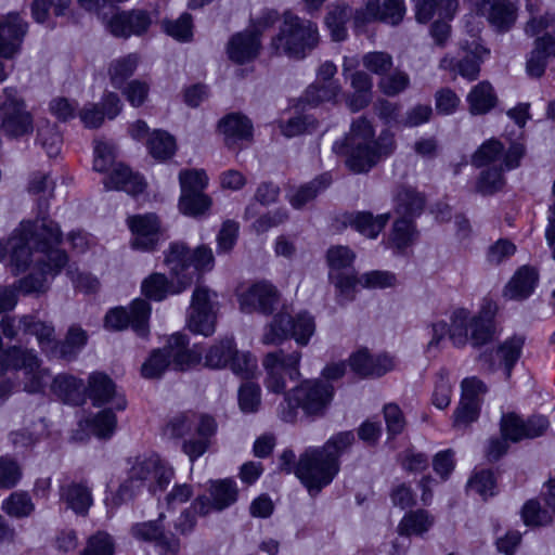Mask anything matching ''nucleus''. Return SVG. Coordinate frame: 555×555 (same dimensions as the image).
<instances>
[{
  "label": "nucleus",
  "mask_w": 555,
  "mask_h": 555,
  "mask_svg": "<svg viewBox=\"0 0 555 555\" xmlns=\"http://www.w3.org/2000/svg\"><path fill=\"white\" fill-rule=\"evenodd\" d=\"M62 231L56 222L43 216L23 221L11 235L10 268L13 275L31 271L14 283L23 295H41L49 289L52 278L67 264V255L59 249Z\"/></svg>",
  "instance_id": "f257e3e1"
},
{
  "label": "nucleus",
  "mask_w": 555,
  "mask_h": 555,
  "mask_svg": "<svg viewBox=\"0 0 555 555\" xmlns=\"http://www.w3.org/2000/svg\"><path fill=\"white\" fill-rule=\"evenodd\" d=\"M395 149L393 135L383 131L376 139L373 125L364 116L354 119L349 133L333 146L338 155L345 157L346 166L354 173L370 171L383 158L392 154Z\"/></svg>",
  "instance_id": "f03ea898"
},
{
  "label": "nucleus",
  "mask_w": 555,
  "mask_h": 555,
  "mask_svg": "<svg viewBox=\"0 0 555 555\" xmlns=\"http://www.w3.org/2000/svg\"><path fill=\"white\" fill-rule=\"evenodd\" d=\"M495 311L496 306L492 301H486L476 314L465 308L454 309L450 315V325L444 321L431 324L433 337L427 344V352L437 349L447 334L456 347H464L467 343L476 347L487 344L493 334Z\"/></svg>",
  "instance_id": "7ed1b4c3"
},
{
  "label": "nucleus",
  "mask_w": 555,
  "mask_h": 555,
  "mask_svg": "<svg viewBox=\"0 0 555 555\" xmlns=\"http://www.w3.org/2000/svg\"><path fill=\"white\" fill-rule=\"evenodd\" d=\"M334 396L333 386L320 379H306L291 389L280 405V417L287 423L295 422L298 409L310 416H321Z\"/></svg>",
  "instance_id": "20e7f679"
},
{
  "label": "nucleus",
  "mask_w": 555,
  "mask_h": 555,
  "mask_svg": "<svg viewBox=\"0 0 555 555\" xmlns=\"http://www.w3.org/2000/svg\"><path fill=\"white\" fill-rule=\"evenodd\" d=\"M173 470L156 454L138 456L134 460L128 480L122 483L112 496L113 506L130 500L133 495L131 488L145 485L151 492L163 491L171 481Z\"/></svg>",
  "instance_id": "39448f33"
},
{
  "label": "nucleus",
  "mask_w": 555,
  "mask_h": 555,
  "mask_svg": "<svg viewBox=\"0 0 555 555\" xmlns=\"http://www.w3.org/2000/svg\"><path fill=\"white\" fill-rule=\"evenodd\" d=\"M201 361V353L189 349L188 336L176 333L169 337L167 344L153 351L142 364L141 373L145 378H159L170 366L178 371H185Z\"/></svg>",
  "instance_id": "423d86ee"
},
{
  "label": "nucleus",
  "mask_w": 555,
  "mask_h": 555,
  "mask_svg": "<svg viewBox=\"0 0 555 555\" xmlns=\"http://www.w3.org/2000/svg\"><path fill=\"white\" fill-rule=\"evenodd\" d=\"M319 31L314 23L286 12L279 35L272 40L276 54L301 59L319 43Z\"/></svg>",
  "instance_id": "0eeeda50"
},
{
  "label": "nucleus",
  "mask_w": 555,
  "mask_h": 555,
  "mask_svg": "<svg viewBox=\"0 0 555 555\" xmlns=\"http://www.w3.org/2000/svg\"><path fill=\"white\" fill-rule=\"evenodd\" d=\"M339 463L320 447L307 448L296 464L295 475L311 495L330 485L339 472Z\"/></svg>",
  "instance_id": "6e6552de"
},
{
  "label": "nucleus",
  "mask_w": 555,
  "mask_h": 555,
  "mask_svg": "<svg viewBox=\"0 0 555 555\" xmlns=\"http://www.w3.org/2000/svg\"><path fill=\"white\" fill-rule=\"evenodd\" d=\"M314 332V319L307 312H300L295 318L280 312L264 328L262 343L264 345H278L287 337H293L298 345L306 346Z\"/></svg>",
  "instance_id": "1a4fd4ad"
},
{
  "label": "nucleus",
  "mask_w": 555,
  "mask_h": 555,
  "mask_svg": "<svg viewBox=\"0 0 555 555\" xmlns=\"http://www.w3.org/2000/svg\"><path fill=\"white\" fill-rule=\"evenodd\" d=\"M300 351L286 353L283 349L268 352L262 359L266 371V387L269 391L281 393L286 388V377L295 379L300 376Z\"/></svg>",
  "instance_id": "9d476101"
},
{
  "label": "nucleus",
  "mask_w": 555,
  "mask_h": 555,
  "mask_svg": "<svg viewBox=\"0 0 555 555\" xmlns=\"http://www.w3.org/2000/svg\"><path fill=\"white\" fill-rule=\"evenodd\" d=\"M217 294L205 286H196L188 313V327L195 334L210 336L216 331Z\"/></svg>",
  "instance_id": "9b49d317"
},
{
  "label": "nucleus",
  "mask_w": 555,
  "mask_h": 555,
  "mask_svg": "<svg viewBox=\"0 0 555 555\" xmlns=\"http://www.w3.org/2000/svg\"><path fill=\"white\" fill-rule=\"evenodd\" d=\"M165 262L173 274L192 273L194 278L196 271L211 270L215 258L211 248L205 245L191 251L184 244L173 243L166 254Z\"/></svg>",
  "instance_id": "f8f14e48"
},
{
  "label": "nucleus",
  "mask_w": 555,
  "mask_h": 555,
  "mask_svg": "<svg viewBox=\"0 0 555 555\" xmlns=\"http://www.w3.org/2000/svg\"><path fill=\"white\" fill-rule=\"evenodd\" d=\"M526 154L524 144L514 142L505 150L504 145L496 139H489L483 142L472 156V164L476 167L493 165L512 170L520 165V159Z\"/></svg>",
  "instance_id": "ddd939ff"
},
{
  "label": "nucleus",
  "mask_w": 555,
  "mask_h": 555,
  "mask_svg": "<svg viewBox=\"0 0 555 555\" xmlns=\"http://www.w3.org/2000/svg\"><path fill=\"white\" fill-rule=\"evenodd\" d=\"M10 370H23L29 377L25 383V390L37 392L44 384L46 372L40 369V362L37 356L29 350L12 347L0 356V376Z\"/></svg>",
  "instance_id": "4468645a"
},
{
  "label": "nucleus",
  "mask_w": 555,
  "mask_h": 555,
  "mask_svg": "<svg viewBox=\"0 0 555 555\" xmlns=\"http://www.w3.org/2000/svg\"><path fill=\"white\" fill-rule=\"evenodd\" d=\"M151 306L144 299H135L130 306V311L122 307L109 310L105 317V326L109 330L121 331L127 326L142 337L149 334V319Z\"/></svg>",
  "instance_id": "2eb2a0df"
},
{
  "label": "nucleus",
  "mask_w": 555,
  "mask_h": 555,
  "mask_svg": "<svg viewBox=\"0 0 555 555\" xmlns=\"http://www.w3.org/2000/svg\"><path fill=\"white\" fill-rule=\"evenodd\" d=\"M208 496L201 495L192 504L193 509L203 516L210 512H221L232 506L238 498V488L232 479L210 480L208 483Z\"/></svg>",
  "instance_id": "dca6fc26"
},
{
  "label": "nucleus",
  "mask_w": 555,
  "mask_h": 555,
  "mask_svg": "<svg viewBox=\"0 0 555 555\" xmlns=\"http://www.w3.org/2000/svg\"><path fill=\"white\" fill-rule=\"evenodd\" d=\"M550 422L543 415H532L526 421L515 413H507L501 420V433L513 442L533 439L545 434Z\"/></svg>",
  "instance_id": "f3484780"
},
{
  "label": "nucleus",
  "mask_w": 555,
  "mask_h": 555,
  "mask_svg": "<svg viewBox=\"0 0 555 555\" xmlns=\"http://www.w3.org/2000/svg\"><path fill=\"white\" fill-rule=\"evenodd\" d=\"M171 279L168 280L162 273H153L143 280L141 284L142 294L155 301L164 300L168 295H177L185 291L193 283V274H173L171 271Z\"/></svg>",
  "instance_id": "a211bd4d"
},
{
  "label": "nucleus",
  "mask_w": 555,
  "mask_h": 555,
  "mask_svg": "<svg viewBox=\"0 0 555 555\" xmlns=\"http://www.w3.org/2000/svg\"><path fill=\"white\" fill-rule=\"evenodd\" d=\"M280 301V293L268 282H258L238 295L241 310L271 314Z\"/></svg>",
  "instance_id": "6ab92c4d"
},
{
  "label": "nucleus",
  "mask_w": 555,
  "mask_h": 555,
  "mask_svg": "<svg viewBox=\"0 0 555 555\" xmlns=\"http://www.w3.org/2000/svg\"><path fill=\"white\" fill-rule=\"evenodd\" d=\"M404 15L403 0H367L364 9L354 14L357 26L373 21H382L391 25L399 24Z\"/></svg>",
  "instance_id": "aec40b11"
},
{
  "label": "nucleus",
  "mask_w": 555,
  "mask_h": 555,
  "mask_svg": "<svg viewBox=\"0 0 555 555\" xmlns=\"http://www.w3.org/2000/svg\"><path fill=\"white\" fill-rule=\"evenodd\" d=\"M152 24V17L144 10H130L116 13L106 27L115 37L128 38L145 34Z\"/></svg>",
  "instance_id": "412c9836"
},
{
  "label": "nucleus",
  "mask_w": 555,
  "mask_h": 555,
  "mask_svg": "<svg viewBox=\"0 0 555 555\" xmlns=\"http://www.w3.org/2000/svg\"><path fill=\"white\" fill-rule=\"evenodd\" d=\"M133 234L132 247L141 250L153 249L160 236V223L154 214L135 215L127 219Z\"/></svg>",
  "instance_id": "4be33fe9"
},
{
  "label": "nucleus",
  "mask_w": 555,
  "mask_h": 555,
  "mask_svg": "<svg viewBox=\"0 0 555 555\" xmlns=\"http://www.w3.org/2000/svg\"><path fill=\"white\" fill-rule=\"evenodd\" d=\"M27 28L28 24L17 13L12 12L0 17L1 56L10 59L18 52Z\"/></svg>",
  "instance_id": "5701e85b"
},
{
  "label": "nucleus",
  "mask_w": 555,
  "mask_h": 555,
  "mask_svg": "<svg viewBox=\"0 0 555 555\" xmlns=\"http://www.w3.org/2000/svg\"><path fill=\"white\" fill-rule=\"evenodd\" d=\"M349 365L360 376L380 377L395 369L396 361L387 353L374 357L367 349H360L350 356Z\"/></svg>",
  "instance_id": "b1692460"
},
{
  "label": "nucleus",
  "mask_w": 555,
  "mask_h": 555,
  "mask_svg": "<svg viewBox=\"0 0 555 555\" xmlns=\"http://www.w3.org/2000/svg\"><path fill=\"white\" fill-rule=\"evenodd\" d=\"M86 392L95 406H101L109 401H113L118 411H122L127 406L125 397L117 392L114 382L106 374L92 373L88 378Z\"/></svg>",
  "instance_id": "393cba45"
},
{
  "label": "nucleus",
  "mask_w": 555,
  "mask_h": 555,
  "mask_svg": "<svg viewBox=\"0 0 555 555\" xmlns=\"http://www.w3.org/2000/svg\"><path fill=\"white\" fill-rule=\"evenodd\" d=\"M217 422L210 415H203L196 427V437L186 439L182 443V451L191 462L202 456L210 447L211 439L217 433Z\"/></svg>",
  "instance_id": "a878e982"
},
{
  "label": "nucleus",
  "mask_w": 555,
  "mask_h": 555,
  "mask_svg": "<svg viewBox=\"0 0 555 555\" xmlns=\"http://www.w3.org/2000/svg\"><path fill=\"white\" fill-rule=\"evenodd\" d=\"M480 13L498 31H507L516 21V7L511 0H482Z\"/></svg>",
  "instance_id": "bb28decb"
},
{
  "label": "nucleus",
  "mask_w": 555,
  "mask_h": 555,
  "mask_svg": "<svg viewBox=\"0 0 555 555\" xmlns=\"http://www.w3.org/2000/svg\"><path fill=\"white\" fill-rule=\"evenodd\" d=\"M546 508H541L534 500L528 501L521 511L524 522L527 526H546L555 518V478L548 481L545 494Z\"/></svg>",
  "instance_id": "cd10ccee"
},
{
  "label": "nucleus",
  "mask_w": 555,
  "mask_h": 555,
  "mask_svg": "<svg viewBox=\"0 0 555 555\" xmlns=\"http://www.w3.org/2000/svg\"><path fill=\"white\" fill-rule=\"evenodd\" d=\"M104 185L107 190L125 191L135 196L145 190L146 183L138 172L124 164H117L104 179Z\"/></svg>",
  "instance_id": "c85d7f7f"
},
{
  "label": "nucleus",
  "mask_w": 555,
  "mask_h": 555,
  "mask_svg": "<svg viewBox=\"0 0 555 555\" xmlns=\"http://www.w3.org/2000/svg\"><path fill=\"white\" fill-rule=\"evenodd\" d=\"M389 214H382L374 217L369 211L345 212L339 220L344 227H351L360 234L375 238L382 232L389 220Z\"/></svg>",
  "instance_id": "c756f323"
},
{
  "label": "nucleus",
  "mask_w": 555,
  "mask_h": 555,
  "mask_svg": "<svg viewBox=\"0 0 555 555\" xmlns=\"http://www.w3.org/2000/svg\"><path fill=\"white\" fill-rule=\"evenodd\" d=\"M260 48L261 43L257 35L249 30H244L231 37L227 51L230 60L237 64H244L256 59Z\"/></svg>",
  "instance_id": "7c9ffc66"
},
{
  "label": "nucleus",
  "mask_w": 555,
  "mask_h": 555,
  "mask_svg": "<svg viewBox=\"0 0 555 555\" xmlns=\"http://www.w3.org/2000/svg\"><path fill=\"white\" fill-rule=\"evenodd\" d=\"M131 532L139 540L155 542L164 551L165 555H177L180 551L179 540L166 537L157 521L137 524L132 527Z\"/></svg>",
  "instance_id": "2f4dec72"
},
{
  "label": "nucleus",
  "mask_w": 555,
  "mask_h": 555,
  "mask_svg": "<svg viewBox=\"0 0 555 555\" xmlns=\"http://www.w3.org/2000/svg\"><path fill=\"white\" fill-rule=\"evenodd\" d=\"M538 271L529 266L520 267L504 288V297L511 300H524L529 297L538 283Z\"/></svg>",
  "instance_id": "473e14b6"
},
{
  "label": "nucleus",
  "mask_w": 555,
  "mask_h": 555,
  "mask_svg": "<svg viewBox=\"0 0 555 555\" xmlns=\"http://www.w3.org/2000/svg\"><path fill=\"white\" fill-rule=\"evenodd\" d=\"M551 57H555V39L545 34L534 41V48L527 60V73L531 77H541Z\"/></svg>",
  "instance_id": "72a5a7b5"
},
{
  "label": "nucleus",
  "mask_w": 555,
  "mask_h": 555,
  "mask_svg": "<svg viewBox=\"0 0 555 555\" xmlns=\"http://www.w3.org/2000/svg\"><path fill=\"white\" fill-rule=\"evenodd\" d=\"M52 391L64 402L82 405L86 402V387L81 379L67 374L57 375L52 383Z\"/></svg>",
  "instance_id": "f704fd0d"
},
{
  "label": "nucleus",
  "mask_w": 555,
  "mask_h": 555,
  "mask_svg": "<svg viewBox=\"0 0 555 555\" xmlns=\"http://www.w3.org/2000/svg\"><path fill=\"white\" fill-rule=\"evenodd\" d=\"M60 499L76 514L87 515L93 503L90 488L85 482H70L60 488Z\"/></svg>",
  "instance_id": "c9c22d12"
},
{
  "label": "nucleus",
  "mask_w": 555,
  "mask_h": 555,
  "mask_svg": "<svg viewBox=\"0 0 555 555\" xmlns=\"http://www.w3.org/2000/svg\"><path fill=\"white\" fill-rule=\"evenodd\" d=\"M219 127L224 134L225 144L231 149L234 147L238 141H249L253 135L250 121L240 114L227 116L220 121Z\"/></svg>",
  "instance_id": "e433bc0d"
},
{
  "label": "nucleus",
  "mask_w": 555,
  "mask_h": 555,
  "mask_svg": "<svg viewBox=\"0 0 555 555\" xmlns=\"http://www.w3.org/2000/svg\"><path fill=\"white\" fill-rule=\"evenodd\" d=\"M18 324L24 333L36 336L42 350L54 353L56 340L52 324L43 322L34 315L22 317Z\"/></svg>",
  "instance_id": "4c0bfd02"
},
{
  "label": "nucleus",
  "mask_w": 555,
  "mask_h": 555,
  "mask_svg": "<svg viewBox=\"0 0 555 555\" xmlns=\"http://www.w3.org/2000/svg\"><path fill=\"white\" fill-rule=\"evenodd\" d=\"M33 128V116L26 107L1 116L0 131L8 138L26 135Z\"/></svg>",
  "instance_id": "58836bf2"
},
{
  "label": "nucleus",
  "mask_w": 555,
  "mask_h": 555,
  "mask_svg": "<svg viewBox=\"0 0 555 555\" xmlns=\"http://www.w3.org/2000/svg\"><path fill=\"white\" fill-rule=\"evenodd\" d=\"M235 341L232 337L223 338L209 347L205 357V366L214 370L229 367L232 357H235Z\"/></svg>",
  "instance_id": "ea45409f"
},
{
  "label": "nucleus",
  "mask_w": 555,
  "mask_h": 555,
  "mask_svg": "<svg viewBox=\"0 0 555 555\" xmlns=\"http://www.w3.org/2000/svg\"><path fill=\"white\" fill-rule=\"evenodd\" d=\"M435 518L425 509H416L406 513L398 525L400 535H422L434 525Z\"/></svg>",
  "instance_id": "a19ab883"
},
{
  "label": "nucleus",
  "mask_w": 555,
  "mask_h": 555,
  "mask_svg": "<svg viewBox=\"0 0 555 555\" xmlns=\"http://www.w3.org/2000/svg\"><path fill=\"white\" fill-rule=\"evenodd\" d=\"M469 112L473 115L488 113L496 104V95L488 81L476 85L467 95Z\"/></svg>",
  "instance_id": "79ce46f5"
},
{
  "label": "nucleus",
  "mask_w": 555,
  "mask_h": 555,
  "mask_svg": "<svg viewBox=\"0 0 555 555\" xmlns=\"http://www.w3.org/2000/svg\"><path fill=\"white\" fill-rule=\"evenodd\" d=\"M351 17V9L343 3L334 4L330 8L325 24L334 41H343L347 38V23Z\"/></svg>",
  "instance_id": "37998d69"
},
{
  "label": "nucleus",
  "mask_w": 555,
  "mask_h": 555,
  "mask_svg": "<svg viewBox=\"0 0 555 555\" xmlns=\"http://www.w3.org/2000/svg\"><path fill=\"white\" fill-rule=\"evenodd\" d=\"M424 208V197L413 189L402 188L396 196V212L401 218L412 219Z\"/></svg>",
  "instance_id": "c03bdc74"
},
{
  "label": "nucleus",
  "mask_w": 555,
  "mask_h": 555,
  "mask_svg": "<svg viewBox=\"0 0 555 555\" xmlns=\"http://www.w3.org/2000/svg\"><path fill=\"white\" fill-rule=\"evenodd\" d=\"M86 332L78 326H70L63 343H56L54 356L72 360L87 343Z\"/></svg>",
  "instance_id": "a18cd8bd"
},
{
  "label": "nucleus",
  "mask_w": 555,
  "mask_h": 555,
  "mask_svg": "<svg viewBox=\"0 0 555 555\" xmlns=\"http://www.w3.org/2000/svg\"><path fill=\"white\" fill-rule=\"evenodd\" d=\"M417 237L412 219L399 218L395 221L389 237V244L398 251L404 250L412 245Z\"/></svg>",
  "instance_id": "49530a36"
},
{
  "label": "nucleus",
  "mask_w": 555,
  "mask_h": 555,
  "mask_svg": "<svg viewBox=\"0 0 555 555\" xmlns=\"http://www.w3.org/2000/svg\"><path fill=\"white\" fill-rule=\"evenodd\" d=\"M35 509L30 495L25 491H16L3 501L2 511L16 518L28 517Z\"/></svg>",
  "instance_id": "de8ad7c7"
},
{
  "label": "nucleus",
  "mask_w": 555,
  "mask_h": 555,
  "mask_svg": "<svg viewBox=\"0 0 555 555\" xmlns=\"http://www.w3.org/2000/svg\"><path fill=\"white\" fill-rule=\"evenodd\" d=\"M525 340L524 336L515 335L506 339L496 350L498 356L504 364L507 378L511 376L512 369L521 354Z\"/></svg>",
  "instance_id": "09e8293b"
},
{
  "label": "nucleus",
  "mask_w": 555,
  "mask_h": 555,
  "mask_svg": "<svg viewBox=\"0 0 555 555\" xmlns=\"http://www.w3.org/2000/svg\"><path fill=\"white\" fill-rule=\"evenodd\" d=\"M37 141L46 150L49 157L60 154L63 139L56 125L50 121L42 122L38 127Z\"/></svg>",
  "instance_id": "8fccbe9b"
},
{
  "label": "nucleus",
  "mask_w": 555,
  "mask_h": 555,
  "mask_svg": "<svg viewBox=\"0 0 555 555\" xmlns=\"http://www.w3.org/2000/svg\"><path fill=\"white\" fill-rule=\"evenodd\" d=\"M443 11L444 17L451 18L457 10L456 0H441L438 4L436 0H416V18L421 23L428 22L435 13L436 8Z\"/></svg>",
  "instance_id": "3c124183"
},
{
  "label": "nucleus",
  "mask_w": 555,
  "mask_h": 555,
  "mask_svg": "<svg viewBox=\"0 0 555 555\" xmlns=\"http://www.w3.org/2000/svg\"><path fill=\"white\" fill-rule=\"evenodd\" d=\"M147 147L154 158L165 160L175 154L176 141L167 132L157 130L149 139Z\"/></svg>",
  "instance_id": "603ef678"
},
{
  "label": "nucleus",
  "mask_w": 555,
  "mask_h": 555,
  "mask_svg": "<svg viewBox=\"0 0 555 555\" xmlns=\"http://www.w3.org/2000/svg\"><path fill=\"white\" fill-rule=\"evenodd\" d=\"M331 183V178L327 175H322L313 181L300 186L292 196L291 204L295 208H301L308 202L312 201L317 194L327 188Z\"/></svg>",
  "instance_id": "864d4df0"
},
{
  "label": "nucleus",
  "mask_w": 555,
  "mask_h": 555,
  "mask_svg": "<svg viewBox=\"0 0 555 555\" xmlns=\"http://www.w3.org/2000/svg\"><path fill=\"white\" fill-rule=\"evenodd\" d=\"M203 415L193 411L181 412L169 421L167 430L171 436L182 438L191 434L194 428L196 429Z\"/></svg>",
  "instance_id": "5fc2aeb1"
},
{
  "label": "nucleus",
  "mask_w": 555,
  "mask_h": 555,
  "mask_svg": "<svg viewBox=\"0 0 555 555\" xmlns=\"http://www.w3.org/2000/svg\"><path fill=\"white\" fill-rule=\"evenodd\" d=\"M137 54H129L114 61L109 66V77L114 87L121 88L122 82L133 75L138 66Z\"/></svg>",
  "instance_id": "6e6d98bb"
},
{
  "label": "nucleus",
  "mask_w": 555,
  "mask_h": 555,
  "mask_svg": "<svg viewBox=\"0 0 555 555\" xmlns=\"http://www.w3.org/2000/svg\"><path fill=\"white\" fill-rule=\"evenodd\" d=\"M504 170L506 169L496 166L483 170L477 181V191L483 195H491L500 191L505 184V179L503 177Z\"/></svg>",
  "instance_id": "4d7b16f0"
},
{
  "label": "nucleus",
  "mask_w": 555,
  "mask_h": 555,
  "mask_svg": "<svg viewBox=\"0 0 555 555\" xmlns=\"http://www.w3.org/2000/svg\"><path fill=\"white\" fill-rule=\"evenodd\" d=\"M330 281L334 284L337 292V300L340 305L353 298V291L357 284L362 285V280L357 279L352 274H345L343 272L328 273Z\"/></svg>",
  "instance_id": "13d9d810"
},
{
  "label": "nucleus",
  "mask_w": 555,
  "mask_h": 555,
  "mask_svg": "<svg viewBox=\"0 0 555 555\" xmlns=\"http://www.w3.org/2000/svg\"><path fill=\"white\" fill-rule=\"evenodd\" d=\"M377 86L385 95L396 96L409 88L410 77L405 72L397 69L383 76Z\"/></svg>",
  "instance_id": "bf43d9fd"
},
{
  "label": "nucleus",
  "mask_w": 555,
  "mask_h": 555,
  "mask_svg": "<svg viewBox=\"0 0 555 555\" xmlns=\"http://www.w3.org/2000/svg\"><path fill=\"white\" fill-rule=\"evenodd\" d=\"M340 90L337 82L312 85L307 89L305 100L311 105H319L334 100L340 93Z\"/></svg>",
  "instance_id": "052dcab7"
},
{
  "label": "nucleus",
  "mask_w": 555,
  "mask_h": 555,
  "mask_svg": "<svg viewBox=\"0 0 555 555\" xmlns=\"http://www.w3.org/2000/svg\"><path fill=\"white\" fill-rule=\"evenodd\" d=\"M210 199L203 192L181 194L179 208L184 215L198 216L204 214L210 206Z\"/></svg>",
  "instance_id": "680f3d73"
},
{
  "label": "nucleus",
  "mask_w": 555,
  "mask_h": 555,
  "mask_svg": "<svg viewBox=\"0 0 555 555\" xmlns=\"http://www.w3.org/2000/svg\"><path fill=\"white\" fill-rule=\"evenodd\" d=\"M229 367L235 375L248 379L257 370V360L251 353L235 348V357L231 358Z\"/></svg>",
  "instance_id": "e2e57ef3"
},
{
  "label": "nucleus",
  "mask_w": 555,
  "mask_h": 555,
  "mask_svg": "<svg viewBox=\"0 0 555 555\" xmlns=\"http://www.w3.org/2000/svg\"><path fill=\"white\" fill-rule=\"evenodd\" d=\"M87 423L95 436L108 438L116 429L117 418L111 410H103Z\"/></svg>",
  "instance_id": "0e129e2a"
},
{
  "label": "nucleus",
  "mask_w": 555,
  "mask_h": 555,
  "mask_svg": "<svg viewBox=\"0 0 555 555\" xmlns=\"http://www.w3.org/2000/svg\"><path fill=\"white\" fill-rule=\"evenodd\" d=\"M356 258L354 253L347 246H332L326 254L330 272L338 273L349 268Z\"/></svg>",
  "instance_id": "69168bd1"
},
{
  "label": "nucleus",
  "mask_w": 555,
  "mask_h": 555,
  "mask_svg": "<svg viewBox=\"0 0 555 555\" xmlns=\"http://www.w3.org/2000/svg\"><path fill=\"white\" fill-rule=\"evenodd\" d=\"M354 442V435L352 431H341L331 437L324 446L320 447L327 455L334 457L336 463H339V457L345 453Z\"/></svg>",
  "instance_id": "338daca9"
},
{
  "label": "nucleus",
  "mask_w": 555,
  "mask_h": 555,
  "mask_svg": "<svg viewBox=\"0 0 555 555\" xmlns=\"http://www.w3.org/2000/svg\"><path fill=\"white\" fill-rule=\"evenodd\" d=\"M363 66L373 74L385 76L392 67V56L384 51L369 52L362 57Z\"/></svg>",
  "instance_id": "774afa93"
}]
</instances>
